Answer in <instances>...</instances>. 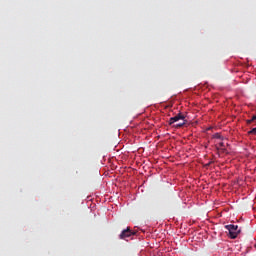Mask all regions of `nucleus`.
<instances>
[{"instance_id": "2", "label": "nucleus", "mask_w": 256, "mask_h": 256, "mask_svg": "<svg viewBox=\"0 0 256 256\" xmlns=\"http://www.w3.org/2000/svg\"><path fill=\"white\" fill-rule=\"evenodd\" d=\"M177 121H183V122L176 124V127H183V125H185L186 123L185 116L179 113L178 115L171 117L169 119V125H173V123H177Z\"/></svg>"}, {"instance_id": "3", "label": "nucleus", "mask_w": 256, "mask_h": 256, "mask_svg": "<svg viewBox=\"0 0 256 256\" xmlns=\"http://www.w3.org/2000/svg\"><path fill=\"white\" fill-rule=\"evenodd\" d=\"M132 235H135V232H132L131 228L127 227V229H124L120 233L119 239H127L128 237H132Z\"/></svg>"}, {"instance_id": "8", "label": "nucleus", "mask_w": 256, "mask_h": 256, "mask_svg": "<svg viewBox=\"0 0 256 256\" xmlns=\"http://www.w3.org/2000/svg\"><path fill=\"white\" fill-rule=\"evenodd\" d=\"M251 120H252V122L256 121V115L252 116Z\"/></svg>"}, {"instance_id": "6", "label": "nucleus", "mask_w": 256, "mask_h": 256, "mask_svg": "<svg viewBox=\"0 0 256 256\" xmlns=\"http://www.w3.org/2000/svg\"><path fill=\"white\" fill-rule=\"evenodd\" d=\"M247 125H251L253 123L252 119L246 120Z\"/></svg>"}, {"instance_id": "1", "label": "nucleus", "mask_w": 256, "mask_h": 256, "mask_svg": "<svg viewBox=\"0 0 256 256\" xmlns=\"http://www.w3.org/2000/svg\"><path fill=\"white\" fill-rule=\"evenodd\" d=\"M225 229H227V231L229 232L230 239H237V236L239 235V233H241V230L237 225H226Z\"/></svg>"}, {"instance_id": "4", "label": "nucleus", "mask_w": 256, "mask_h": 256, "mask_svg": "<svg viewBox=\"0 0 256 256\" xmlns=\"http://www.w3.org/2000/svg\"><path fill=\"white\" fill-rule=\"evenodd\" d=\"M226 147H227V143H225L224 141H219L216 144V149L218 151H221V153H229V152H227V148Z\"/></svg>"}, {"instance_id": "5", "label": "nucleus", "mask_w": 256, "mask_h": 256, "mask_svg": "<svg viewBox=\"0 0 256 256\" xmlns=\"http://www.w3.org/2000/svg\"><path fill=\"white\" fill-rule=\"evenodd\" d=\"M248 133H249V135H256V128H253Z\"/></svg>"}, {"instance_id": "7", "label": "nucleus", "mask_w": 256, "mask_h": 256, "mask_svg": "<svg viewBox=\"0 0 256 256\" xmlns=\"http://www.w3.org/2000/svg\"><path fill=\"white\" fill-rule=\"evenodd\" d=\"M216 139H221V134L216 133Z\"/></svg>"}]
</instances>
